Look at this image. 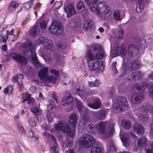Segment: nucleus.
Segmentation results:
<instances>
[{
	"mask_svg": "<svg viewBox=\"0 0 153 153\" xmlns=\"http://www.w3.org/2000/svg\"><path fill=\"white\" fill-rule=\"evenodd\" d=\"M126 51L125 49L121 47H117L114 51L111 52V56L114 57L119 55H121L122 56H125Z\"/></svg>",
	"mask_w": 153,
	"mask_h": 153,
	"instance_id": "obj_16",
	"label": "nucleus"
},
{
	"mask_svg": "<svg viewBox=\"0 0 153 153\" xmlns=\"http://www.w3.org/2000/svg\"><path fill=\"white\" fill-rule=\"evenodd\" d=\"M122 126L127 130H128L130 129L131 127V122L129 120H123L122 121Z\"/></svg>",
	"mask_w": 153,
	"mask_h": 153,
	"instance_id": "obj_32",
	"label": "nucleus"
},
{
	"mask_svg": "<svg viewBox=\"0 0 153 153\" xmlns=\"http://www.w3.org/2000/svg\"><path fill=\"white\" fill-rule=\"evenodd\" d=\"M57 130H61L66 132L71 137H73L75 134V131L71 130L69 125L65 122H59L55 126Z\"/></svg>",
	"mask_w": 153,
	"mask_h": 153,
	"instance_id": "obj_9",
	"label": "nucleus"
},
{
	"mask_svg": "<svg viewBox=\"0 0 153 153\" xmlns=\"http://www.w3.org/2000/svg\"><path fill=\"white\" fill-rule=\"evenodd\" d=\"M131 76L134 81L139 80L141 78L142 74L139 71H135L131 74Z\"/></svg>",
	"mask_w": 153,
	"mask_h": 153,
	"instance_id": "obj_28",
	"label": "nucleus"
},
{
	"mask_svg": "<svg viewBox=\"0 0 153 153\" xmlns=\"http://www.w3.org/2000/svg\"><path fill=\"white\" fill-rule=\"evenodd\" d=\"M132 131L136 132L138 134H141L144 132V128L142 125L137 124L133 127Z\"/></svg>",
	"mask_w": 153,
	"mask_h": 153,
	"instance_id": "obj_27",
	"label": "nucleus"
},
{
	"mask_svg": "<svg viewBox=\"0 0 153 153\" xmlns=\"http://www.w3.org/2000/svg\"><path fill=\"white\" fill-rule=\"evenodd\" d=\"M107 110L101 109L97 111L94 112L93 113V117L98 120L104 119L105 117Z\"/></svg>",
	"mask_w": 153,
	"mask_h": 153,
	"instance_id": "obj_13",
	"label": "nucleus"
},
{
	"mask_svg": "<svg viewBox=\"0 0 153 153\" xmlns=\"http://www.w3.org/2000/svg\"><path fill=\"white\" fill-rule=\"evenodd\" d=\"M44 43L45 48L49 50L52 48V42L51 40L47 39Z\"/></svg>",
	"mask_w": 153,
	"mask_h": 153,
	"instance_id": "obj_37",
	"label": "nucleus"
},
{
	"mask_svg": "<svg viewBox=\"0 0 153 153\" xmlns=\"http://www.w3.org/2000/svg\"><path fill=\"white\" fill-rule=\"evenodd\" d=\"M76 9L79 12L81 13L85 10V6L83 2L79 1L76 4Z\"/></svg>",
	"mask_w": 153,
	"mask_h": 153,
	"instance_id": "obj_29",
	"label": "nucleus"
},
{
	"mask_svg": "<svg viewBox=\"0 0 153 153\" xmlns=\"http://www.w3.org/2000/svg\"><path fill=\"white\" fill-rule=\"evenodd\" d=\"M114 92V90L113 89H111L110 91H109L108 93V95H109L108 98H109L113 96Z\"/></svg>",
	"mask_w": 153,
	"mask_h": 153,
	"instance_id": "obj_60",
	"label": "nucleus"
},
{
	"mask_svg": "<svg viewBox=\"0 0 153 153\" xmlns=\"http://www.w3.org/2000/svg\"><path fill=\"white\" fill-rule=\"evenodd\" d=\"M79 142L81 145L83 147L88 148L93 146L95 141L91 135L86 134L80 138Z\"/></svg>",
	"mask_w": 153,
	"mask_h": 153,
	"instance_id": "obj_7",
	"label": "nucleus"
},
{
	"mask_svg": "<svg viewBox=\"0 0 153 153\" xmlns=\"http://www.w3.org/2000/svg\"><path fill=\"white\" fill-rule=\"evenodd\" d=\"M128 103L126 97H119L117 99V102L114 104L113 109L114 111L119 112L122 111L127 107Z\"/></svg>",
	"mask_w": 153,
	"mask_h": 153,
	"instance_id": "obj_8",
	"label": "nucleus"
},
{
	"mask_svg": "<svg viewBox=\"0 0 153 153\" xmlns=\"http://www.w3.org/2000/svg\"><path fill=\"white\" fill-rule=\"evenodd\" d=\"M39 29L38 26L35 25L30 29V34L31 36L35 37L39 35Z\"/></svg>",
	"mask_w": 153,
	"mask_h": 153,
	"instance_id": "obj_24",
	"label": "nucleus"
},
{
	"mask_svg": "<svg viewBox=\"0 0 153 153\" xmlns=\"http://www.w3.org/2000/svg\"><path fill=\"white\" fill-rule=\"evenodd\" d=\"M138 118L142 123H146L148 122L149 119L148 115L142 114H139Z\"/></svg>",
	"mask_w": 153,
	"mask_h": 153,
	"instance_id": "obj_33",
	"label": "nucleus"
},
{
	"mask_svg": "<svg viewBox=\"0 0 153 153\" xmlns=\"http://www.w3.org/2000/svg\"><path fill=\"white\" fill-rule=\"evenodd\" d=\"M84 89L82 85L80 86L76 90V93L79 95L80 97H82L83 94Z\"/></svg>",
	"mask_w": 153,
	"mask_h": 153,
	"instance_id": "obj_39",
	"label": "nucleus"
},
{
	"mask_svg": "<svg viewBox=\"0 0 153 153\" xmlns=\"http://www.w3.org/2000/svg\"><path fill=\"white\" fill-rule=\"evenodd\" d=\"M73 101V99L72 94H66L64 98L61 101V104L64 106H67Z\"/></svg>",
	"mask_w": 153,
	"mask_h": 153,
	"instance_id": "obj_20",
	"label": "nucleus"
},
{
	"mask_svg": "<svg viewBox=\"0 0 153 153\" xmlns=\"http://www.w3.org/2000/svg\"><path fill=\"white\" fill-rule=\"evenodd\" d=\"M88 130L90 132L93 133L96 129V125H94L92 123H89L87 127Z\"/></svg>",
	"mask_w": 153,
	"mask_h": 153,
	"instance_id": "obj_35",
	"label": "nucleus"
},
{
	"mask_svg": "<svg viewBox=\"0 0 153 153\" xmlns=\"http://www.w3.org/2000/svg\"><path fill=\"white\" fill-rule=\"evenodd\" d=\"M66 146L68 147H71L73 145V141L69 138H67L66 140Z\"/></svg>",
	"mask_w": 153,
	"mask_h": 153,
	"instance_id": "obj_55",
	"label": "nucleus"
},
{
	"mask_svg": "<svg viewBox=\"0 0 153 153\" xmlns=\"http://www.w3.org/2000/svg\"><path fill=\"white\" fill-rule=\"evenodd\" d=\"M10 56L22 64H25L27 62V59L19 53L12 52L10 53Z\"/></svg>",
	"mask_w": 153,
	"mask_h": 153,
	"instance_id": "obj_12",
	"label": "nucleus"
},
{
	"mask_svg": "<svg viewBox=\"0 0 153 153\" xmlns=\"http://www.w3.org/2000/svg\"><path fill=\"white\" fill-rule=\"evenodd\" d=\"M114 19L117 20H120V15L119 11L116 10L114 13Z\"/></svg>",
	"mask_w": 153,
	"mask_h": 153,
	"instance_id": "obj_50",
	"label": "nucleus"
},
{
	"mask_svg": "<svg viewBox=\"0 0 153 153\" xmlns=\"http://www.w3.org/2000/svg\"><path fill=\"white\" fill-rule=\"evenodd\" d=\"M144 5L143 2L138 3L137 5L136 10L139 13L141 12L143 9Z\"/></svg>",
	"mask_w": 153,
	"mask_h": 153,
	"instance_id": "obj_34",
	"label": "nucleus"
},
{
	"mask_svg": "<svg viewBox=\"0 0 153 153\" xmlns=\"http://www.w3.org/2000/svg\"><path fill=\"white\" fill-rule=\"evenodd\" d=\"M148 86L149 85L147 83L142 82L141 84L137 83L134 86L133 89H137L138 91L142 94Z\"/></svg>",
	"mask_w": 153,
	"mask_h": 153,
	"instance_id": "obj_21",
	"label": "nucleus"
},
{
	"mask_svg": "<svg viewBox=\"0 0 153 153\" xmlns=\"http://www.w3.org/2000/svg\"><path fill=\"white\" fill-rule=\"evenodd\" d=\"M56 79L57 78L56 77L53 76H50L49 77H47V81L45 82L46 83L48 82L53 83L56 82Z\"/></svg>",
	"mask_w": 153,
	"mask_h": 153,
	"instance_id": "obj_38",
	"label": "nucleus"
},
{
	"mask_svg": "<svg viewBox=\"0 0 153 153\" xmlns=\"http://www.w3.org/2000/svg\"><path fill=\"white\" fill-rule=\"evenodd\" d=\"M76 25V23L73 20H70L69 22L68 25L72 28L75 27Z\"/></svg>",
	"mask_w": 153,
	"mask_h": 153,
	"instance_id": "obj_54",
	"label": "nucleus"
},
{
	"mask_svg": "<svg viewBox=\"0 0 153 153\" xmlns=\"http://www.w3.org/2000/svg\"><path fill=\"white\" fill-rule=\"evenodd\" d=\"M90 153H102V152L100 148L95 147L91 149Z\"/></svg>",
	"mask_w": 153,
	"mask_h": 153,
	"instance_id": "obj_43",
	"label": "nucleus"
},
{
	"mask_svg": "<svg viewBox=\"0 0 153 153\" xmlns=\"http://www.w3.org/2000/svg\"><path fill=\"white\" fill-rule=\"evenodd\" d=\"M22 45L25 48L23 52L24 55L28 57L36 66H39L40 63L37 59L35 50L32 43L27 41L24 43Z\"/></svg>",
	"mask_w": 153,
	"mask_h": 153,
	"instance_id": "obj_2",
	"label": "nucleus"
},
{
	"mask_svg": "<svg viewBox=\"0 0 153 153\" xmlns=\"http://www.w3.org/2000/svg\"><path fill=\"white\" fill-rule=\"evenodd\" d=\"M48 39L43 36L39 37L37 40V42L39 44L44 43Z\"/></svg>",
	"mask_w": 153,
	"mask_h": 153,
	"instance_id": "obj_48",
	"label": "nucleus"
},
{
	"mask_svg": "<svg viewBox=\"0 0 153 153\" xmlns=\"http://www.w3.org/2000/svg\"><path fill=\"white\" fill-rule=\"evenodd\" d=\"M124 31L121 29H120L119 30L118 33L119 35V37L120 38H121L123 36L124 34Z\"/></svg>",
	"mask_w": 153,
	"mask_h": 153,
	"instance_id": "obj_58",
	"label": "nucleus"
},
{
	"mask_svg": "<svg viewBox=\"0 0 153 153\" xmlns=\"http://www.w3.org/2000/svg\"><path fill=\"white\" fill-rule=\"evenodd\" d=\"M50 71L52 74H54L56 76H58L59 75V71H58L54 69H51Z\"/></svg>",
	"mask_w": 153,
	"mask_h": 153,
	"instance_id": "obj_56",
	"label": "nucleus"
},
{
	"mask_svg": "<svg viewBox=\"0 0 153 153\" xmlns=\"http://www.w3.org/2000/svg\"><path fill=\"white\" fill-rule=\"evenodd\" d=\"M40 27L41 29H43L46 27V23L44 20H42L39 23Z\"/></svg>",
	"mask_w": 153,
	"mask_h": 153,
	"instance_id": "obj_52",
	"label": "nucleus"
},
{
	"mask_svg": "<svg viewBox=\"0 0 153 153\" xmlns=\"http://www.w3.org/2000/svg\"><path fill=\"white\" fill-rule=\"evenodd\" d=\"M49 32L53 34L59 35L63 32V27L61 24L59 22L54 21L48 28Z\"/></svg>",
	"mask_w": 153,
	"mask_h": 153,
	"instance_id": "obj_10",
	"label": "nucleus"
},
{
	"mask_svg": "<svg viewBox=\"0 0 153 153\" xmlns=\"http://www.w3.org/2000/svg\"><path fill=\"white\" fill-rule=\"evenodd\" d=\"M141 63L138 61L132 62L131 64V67L128 65L127 63H123L121 66L122 73L121 75L122 76L128 74L131 72V70H136L137 69Z\"/></svg>",
	"mask_w": 153,
	"mask_h": 153,
	"instance_id": "obj_6",
	"label": "nucleus"
},
{
	"mask_svg": "<svg viewBox=\"0 0 153 153\" xmlns=\"http://www.w3.org/2000/svg\"><path fill=\"white\" fill-rule=\"evenodd\" d=\"M147 139L145 137L139 138L137 141V145L141 147H144L147 146Z\"/></svg>",
	"mask_w": 153,
	"mask_h": 153,
	"instance_id": "obj_25",
	"label": "nucleus"
},
{
	"mask_svg": "<svg viewBox=\"0 0 153 153\" xmlns=\"http://www.w3.org/2000/svg\"><path fill=\"white\" fill-rule=\"evenodd\" d=\"M128 137L129 135L128 134H126L124 135H121L120 136V138L123 145L126 147L129 146L130 142Z\"/></svg>",
	"mask_w": 153,
	"mask_h": 153,
	"instance_id": "obj_23",
	"label": "nucleus"
},
{
	"mask_svg": "<svg viewBox=\"0 0 153 153\" xmlns=\"http://www.w3.org/2000/svg\"><path fill=\"white\" fill-rule=\"evenodd\" d=\"M16 125L17 128L20 132L21 133L25 134V131L22 125L19 122H17Z\"/></svg>",
	"mask_w": 153,
	"mask_h": 153,
	"instance_id": "obj_44",
	"label": "nucleus"
},
{
	"mask_svg": "<svg viewBox=\"0 0 153 153\" xmlns=\"http://www.w3.org/2000/svg\"><path fill=\"white\" fill-rule=\"evenodd\" d=\"M1 50L4 52H6L7 49V45H6L4 44L1 46Z\"/></svg>",
	"mask_w": 153,
	"mask_h": 153,
	"instance_id": "obj_63",
	"label": "nucleus"
},
{
	"mask_svg": "<svg viewBox=\"0 0 153 153\" xmlns=\"http://www.w3.org/2000/svg\"><path fill=\"white\" fill-rule=\"evenodd\" d=\"M94 24V22L90 20L86 21L84 23V26L88 29L93 26Z\"/></svg>",
	"mask_w": 153,
	"mask_h": 153,
	"instance_id": "obj_36",
	"label": "nucleus"
},
{
	"mask_svg": "<svg viewBox=\"0 0 153 153\" xmlns=\"http://www.w3.org/2000/svg\"><path fill=\"white\" fill-rule=\"evenodd\" d=\"M28 122L29 125L32 127L36 126V123L34 118L32 117L29 118L28 120Z\"/></svg>",
	"mask_w": 153,
	"mask_h": 153,
	"instance_id": "obj_45",
	"label": "nucleus"
},
{
	"mask_svg": "<svg viewBox=\"0 0 153 153\" xmlns=\"http://www.w3.org/2000/svg\"><path fill=\"white\" fill-rule=\"evenodd\" d=\"M151 108L150 104L148 102H145L140 107V109L143 112L151 113Z\"/></svg>",
	"mask_w": 153,
	"mask_h": 153,
	"instance_id": "obj_22",
	"label": "nucleus"
},
{
	"mask_svg": "<svg viewBox=\"0 0 153 153\" xmlns=\"http://www.w3.org/2000/svg\"><path fill=\"white\" fill-rule=\"evenodd\" d=\"M94 82V87H97L100 84V81L99 80L96 79Z\"/></svg>",
	"mask_w": 153,
	"mask_h": 153,
	"instance_id": "obj_62",
	"label": "nucleus"
},
{
	"mask_svg": "<svg viewBox=\"0 0 153 153\" xmlns=\"http://www.w3.org/2000/svg\"><path fill=\"white\" fill-rule=\"evenodd\" d=\"M62 5V3L60 1H57L53 5V7L56 9L59 8Z\"/></svg>",
	"mask_w": 153,
	"mask_h": 153,
	"instance_id": "obj_53",
	"label": "nucleus"
},
{
	"mask_svg": "<svg viewBox=\"0 0 153 153\" xmlns=\"http://www.w3.org/2000/svg\"><path fill=\"white\" fill-rule=\"evenodd\" d=\"M88 105L91 108L98 109L101 107V103L99 99L97 98L94 100L93 103L89 104Z\"/></svg>",
	"mask_w": 153,
	"mask_h": 153,
	"instance_id": "obj_26",
	"label": "nucleus"
},
{
	"mask_svg": "<svg viewBox=\"0 0 153 153\" xmlns=\"http://www.w3.org/2000/svg\"><path fill=\"white\" fill-rule=\"evenodd\" d=\"M64 9L68 17H70L76 13V11L74 6L71 4H69L65 7Z\"/></svg>",
	"mask_w": 153,
	"mask_h": 153,
	"instance_id": "obj_18",
	"label": "nucleus"
},
{
	"mask_svg": "<svg viewBox=\"0 0 153 153\" xmlns=\"http://www.w3.org/2000/svg\"><path fill=\"white\" fill-rule=\"evenodd\" d=\"M48 68L45 67L41 68L39 72L38 76L39 78L44 82H46L48 76Z\"/></svg>",
	"mask_w": 153,
	"mask_h": 153,
	"instance_id": "obj_14",
	"label": "nucleus"
},
{
	"mask_svg": "<svg viewBox=\"0 0 153 153\" xmlns=\"http://www.w3.org/2000/svg\"><path fill=\"white\" fill-rule=\"evenodd\" d=\"M15 153H22L21 150L20 149L19 147V146H17L15 149Z\"/></svg>",
	"mask_w": 153,
	"mask_h": 153,
	"instance_id": "obj_61",
	"label": "nucleus"
},
{
	"mask_svg": "<svg viewBox=\"0 0 153 153\" xmlns=\"http://www.w3.org/2000/svg\"><path fill=\"white\" fill-rule=\"evenodd\" d=\"M148 94L150 97L153 98V85L150 86L148 89Z\"/></svg>",
	"mask_w": 153,
	"mask_h": 153,
	"instance_id": "obj_51",
	"label": "nucleus"
},
{
	"mask_svg": "<svg viewBox=\"0 0 153 153\" xmlns=\"http://www.w3.org/2000/svg\"><path fill=\"white\" fill-rule=\"evenodd\" d=\"M56 107V105L55 104L54 101L52 100H50L48 105V110H51L52 109L55 108Z\"/></svg>",
	"mask_w": 153,
	"mask_h": 153,
	"instance_id": "obj_40",
	"label": "nucleus"
},
{
	"mask_svg": "<svg viewBox=\"0 0 153 153\" xmlns=\"http://www.w3.org/2000/svg\"><path fill=\"white\" fill-rule=\"evenodd\" d=\"M76 102L79 111L83 115V117L79 123V128L80 127L82 128H85L86 125L90 122L88 110L83 106V103L80 101L77 100Z\"/></svg>",
	"mask_w": 153,
	"mask_h": 153,
	"instance_id": "obj_3",
	"label": "nucleus"
},
{
	"mask_svg": "<svg viewBox=\"0 0 153 153\" xmlns=\"http://www.w3.org/2000/svg\"><path fill=\"white\" fill-rule=\"evenodd\" d=\"M78 117L76 114L70 115L68 118V121L69 124L74 128H75Z\"/></svg>",
	"mask_w": 153,
	"mask_h": 153,
	"instance_id": "obj_19",
	"label": "nucleus"
},
{
	"mask_svg": "<svg viewBox=\"0 0 153 153\" xmlns=\"http://www.w3.org/2000/svg\"><path fill=\"white\" fill-rule=\"evenodd\" d=\"M144 98V95L142 94L137 93H132L131 97V102L134 104H138Z\"/></svg>",
	"mask_w": 153,
	"mask_h": 153,
	"instance_id": "obj_15",
	"label": "nucleus"
},
{
	"mask_svg": "<svg viewBox=\"0 0 153 153\" xmlns=\"http://www.w3.org/2000/svg\"><path fill=\"white\" fill-rule=\"evenodd\" d=\"M57 48L60 51L64 53L66 49V44L61 43L59 45H58Z\"/></svg>",
	"mask_w": 153,
	"mask_h": 153,
	"instance_id": "obj_41",
	"label": "nucleus"
},
{
	"mask_svg": "<svg viewBox=\"0 0 153 153\" xmlns=\"http://www.w3.org/2000/svg\"><path fill=\"white\" fill-rule=\"evenodd\" d=\"M33 4V1L31 0L23 4V7L26 9H29Z\"/></svg>",
	"mask_w": 153,
	"mask_h": 153,
	"instance_id": "obj_42",
	"label": "nucleus"
},
{
	"mask_svg": "<svg viewBox=\"0 0 153 153\" xmlns=\"http://www.w3.org/2000/svg\"><path fill=\"white\" fill-rule=\"evenodd\" d=\"M18 84L19 85V88L20 91H22L23 88V86L22 85V83L21 80L20 81V83L19 82H18Z\"/></svg>",
	"mask_w": 153,
	"mask_h": 153,
	"instance_id": "obj_64",
	"label": "nucleus"
},
{
	"mask_svg": "<svg viewBox=\"0 0 153 153\" xmlns=\"http://www.w3.org/2000/svg\"><path fill=\"white\" fill-rule=\"evenodd\" d=\"M107 123V121H101L96 125V128L100 133L105 134L108 137H111L114 132V126H109L106 131Z\"/></svg>",
	"mask_w": 153,
	"mask_h": 153,
	"instance_id": "obj_5",
	"label": "nucleus"
},
{
	"mask_svg": "<svg viewBox=\"0 0 153 153\" xmlns=\"http://www.w3.org/2000/svg\"><path fill=\"white\" fill-rule=\"evenodd\" d=\"M93 49L94 51H101L103 50L102 46L98 44H96L93 46Z\"/></svg>",
	"mask_w": 153,
	"mask_h": 153,
	"instance_id": "obj_49",
	"label": "nucleus"
},
{
	"mask_svg": "<svg viewBox=\"0 0 153 153\" xmlns=\"http://www.w3.org/2000/svg\"><path fill=\"white\" fill-rule=\"evenodd\" d=\"M128 55L130 56H134L137 55L138 53V50L134 45H131L129 46L127 50Z\"/></svg>",
	"mask_w": 153,
	"mask_h": 153,
	"instance_id": "obj_17",
	"label": "nucleus"
},
{
	"mask_svg": "<svg viewBox=\"0 0 153 153\" xmlns=\"http://www.w3.org/2000/svg\"><path fill=\"white\" fill-rule=\"evenodd\" d=\"M54 116V114L53 112H51L48 113L47 114L46 116L48 121L50 122H51Z\"/></svg>",
	"mask_w": 153,
	"mask_h": 153,
	"instance_id": "obj_47",
	"label": "nucleus"
},
{
	"mask_svg": "<svg viewBox=\"0 0 153 153\" xmlns=\"http://www.w3.org/2000/svg\"><path fill=\"white\" fill-rule=\"evenodd\" d=\"M86 55L88 59L89 70L91 71H94L97 69L102 71L103 69L102 62L99 60L94 61L95 58L90 50L87 51Z\"/></svg>",
	"mask_w": 153,
	"mask_h": 153,
	"instance_id": "obj_4",
	"label": "nucleus"
},
{
	"mask_svg": "<svg viewBox=\"0 0 153 153\" xmlns=\"http://www.w3.org/2000/svg\"><path fill=\"white\" fill-rule=\"evenodd\" d=\"M18 3L16 1H12L9 5L8 10L10 11H13L18 6Z\"/></svg>",
	"mask_w": 153,
	"mask_h": 153,
	"instance_id": "obj_31",
	"label": "nucleus"
},
{
	"mask_svg": "<svg viewBox=\"0 0 153 153\" xmlns=\"http://www.w3.org/2000/svg\"><path fill=\"white\" fill-rule=\"evenodd\" d=\"M104 55V53L103 50L99 51L98 53L96 54V57L97 59H102L103 58Z\"/></svg>",
	"mask_w": 153,
	"mask_h": 153,
	"instance_id": "obj_46",
	"label": "nucleus"
},
{
	"mask_svg": "<svg viewBox=\"0 0 153 153\" xmlns=\"http://www.w3.org/2000/svg\"><path fill=\"white\" fill-rule=\"evenodd\" d=\"M27 101H28L27 103L28 104H32L33 107L30 109L31 111L36 115L39 116L41 115L42 113V111L39 110L38 108L34 107L35 106V100L33 98H31V97L30 94H28L26 95L25 98L23 99L21 101L22 102H26Z\"/></svg>",
	"mask_w": 153,
	"mask_h": 153,
	"instance_id": "obj_11",
	"label": "nucleus"
},
{
	"mask_svg": "<svg viewBox=\"0 0 153 153\" xmlns=\"http://www.w3.org/2000/svg\"><path fill=\"white\" fill-rule=\"evenodd\" d=\"M50 136L52 140L54 142L55 145L53 146L51 148V151L54 153L56 152L58 153L59 152V149L58 147L57 144L56 143V139L54 138V137L52 135L50 134Z\"/></svg>",
	"mask_w": 153,
	"mask_h": 153,
	"instance_id": "obj_30",
	"label": "nucleus"
},
{
	"mask_svg": "<svg viewBox=\"0 0 153 153\" xmlns=\"http://www.w3.org/2000/svg\"><path fill=\"white\" fill-rule=\"evenodd\" d=\"M116 150V149L112 143H111L110 147V152H114Z\"/></svg>",
	"mask_w": 153,
	"mask_h": 153,
	"instance_id": "obj_57",
	"label": "nucleus"
},
{
	"mask_svg": "<svg viewBox=\"0 0 153 153\" xmlns=\"http://www.w3.org/2000/svg\"><path fill=\"white\" fill-rule=\"evenodd\" d=\"M90 7L91 11L101 18H105L111 13V10L104 1H100L97 4L98 0H84Z\"/></svg>",
	"mask_w": 153,
	"mask_h": 153,
	"instance_id": "obj_1",
	"label": "nucleus"
},
{
	"mask_svg": "<svg viewBox=\"0 0 153 153\" xmlns=\"http://www.w3.org/2000/svg\"><path fill=\"white\" fill-rule=\"evenodd\" d=\"M18 75H15L13 76L11 79V80L12 82H15L18 80Z\"/></svg>",
	"mask_w": 153,
	"mask_h": 153,
	"instance_id": "obj_59",
	"label": "nucleus"
}]
</instances>
